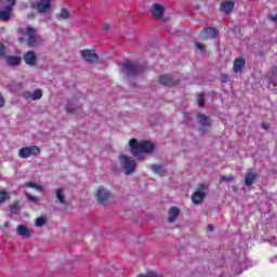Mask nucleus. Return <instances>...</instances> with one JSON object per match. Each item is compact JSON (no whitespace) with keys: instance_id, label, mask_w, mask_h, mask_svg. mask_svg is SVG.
<instances>
[{"instance_id":"obj_1","label":"nucleus","mask_w":277,"mask_h":277,"mask_svg":"<svg viewBox=\"0 0 277 277\" xmlns=\"http://www.w3.org/2000/svg\"><path fill=\"white\" fill-rule=\"evenodd\" d=\"M18 34L22 35L18 38V42H27L28 47L42 44V37L38 35V30L34 27L27 26L26 28H19Z\"/></svg>"},{"instance_id":"obj_2","label":"nucleus","mask_w":277,"mask_h":277,"mask_svg":"<svg viewBox=\"0 0 277 277\" xmlns=\"http://www.w3.org/2000/svg\"><path fill=\"white\" fill-rule=\"evenodd\" d=\"M131 153L137 159H142V155L145 153H153L155 150V145L148 141L137 142L135 138L130 140L129 142Z\"/></svg>"},{"instance_id":"obj_3","label":"nucleus","mask_w":277,"mask_h":277,"mask_svg":"<svg viewBox=\"0 0 277 277\" xmlns=\"http://www.w3.org/2000/svg\"><path fill=\"white\" fill-rule=\"evenodd\" d=\"M119 167L123 170L124 174H133L135 172V168L137 167L136 162L133 158L121 154L118 156Z\"/></svg>"},{"instance_id":"obj_4","label":"nucleus","mask_w":277,"mask_h":277,"mask_svg":"<svg viewBox=\"0 0 277 277\" xmlns=\"http://www.w3.org/2000/svg\"><path fill=\"white\" fill-rule=\"evenodd\" d=\"M123 71L128 75V77H137V75H142L144 72V67L137 65L133 62H124L121 64Z\"/></svg>"},{"instance_id":"obj_5","label":"nucleus","mask_w":277,"mask_h":277,"mask_svg":"<svg viewBox=\"0 0 277 277\" xmlns=\"http://www.w3.org/2000/svg\"><path fill=\"white\" fill-rule=\"evenodd\" d=\"M39 155H40V147L38 146L23 147L18 150V156L22 159H29V157H38Z\"/></svg>"},{"instance_id":"obj_6","label":"nucleus","mask_w":277,"mask_h":277,"mask_svg":"<svg viewBox=\"0 0 277 277\" xmlns=\"http://www.w3.org/2000/svg\"><path fill=\"white\" fill-rule=\"evenodd\" d=\"M207 195V186L199 185L196 192L192 196V200L195 205H201L205 200V196Z\"/></svg>"},{"instance_id":"obj_7","label":"nucleus","mask_w":277,"mask_h":277,"mask_svg":"<svg viewBox=\"0 0 277 277\" xmlns=\"http://www.w3.org/2000/svg\"><path fill=\"white\" fill-rule=\"evenodd\" d=\"M35 9L39 14H49L51 13V0H39L35 3Z\"/></svg>"},{"instance_id":"obj_8","label":"nucleus","mask_w":277,"mask_h":277,"mask_svg":"<svg viewBox=\"0 0 277 277\" xmlns=\"http://www.w3.org/2000/svg\"><path fill=\"white\" fill-rule=\"evenodd\" d=\"M80 55L84 62H89L90 64L98 62V54L94 50H81Z\"/></svg>"},{"instance_id":"obj_9","label":"nucleus","mask_w":277,"mask_h":277,"mask_svg":"<svg viewBox=\"0 0 277 277\" xmlns=\"http://www.w3.org/2000/svg\"><path fill=\"white\" fill-rule=\"evenodd\" d=\"M24 62L27 66H36L38 64V55L34 51H28L24 55Z\"/></svg>"},{"instance_id":"obj_10","label":"nucleus","mask_w":277,"mask_h":277,"mask_svg":"<svg viewBox=\"0 0 277 277\" xmlns=\"http://www.w3.org/2000/svg\"><path fill=\"white\" fill-rule=\"evenodd\" d=\"M23 96L26 101H40V98H42V90L37 89L34 92L26 91Z\"/></svg>"},{"instance_id":"obj_11","label":"nucleus","mask_w":277,"mask_h":277,"mask_svg":"<svg viewBox=\"0 0 277 277\" xmlns=\"http://www.w3.org/2000/svg\"><path fill=\"white\" fill-rule=\"evenodd\" d=\"M96 200L97 202H100V205H103V202H107V200H109V192H107V189H105L104 187L97 188Z\"/></svg>"},{"instance_id":"obj_12","label":"nucleus","mask_w":277,"mask_h":277,"mask_svg":"<svg viewBox=\"0 0 277 277\" xmlns=\"http://www.w3.org/2000/svg\"><path fill=\"white\" fill-rule=\"evenodd\" d=\"M150 12L155 18H161L163 16V12H166V8L159 3H154L151 5Z\"/></svg>"},{"instance_id":"obj_13","label":"nucleus","mask_w":277,"mask_h":277,"mask_svg":"<svg viewBox=\"0 0 277 277\" xmlns=\"http://www.w3.org/2000/svg\"><path fill=\"white\" fill-rule=\"evenodd\" d=\"M256 179H259V173L249 170L246 175H245V185L247 187H250L251 185H253L254 181H256Z\"/></svg>"},{"instance_id":"obj_14","label":"nucleus","mask_w":277,"mask_h":277,"mask_svg":"<svg viewBox=\"0 0 277 277\" xmlns=\"http://www.w3.org/2000/svg\"><path fill=\"white\" fill-rule=\"evenodd\" d=\"M16 235L24 237L25 239L31 237V229L25 225H17Z\"/></svg>"},{"instance_id":"obj_15","label":"nucleus","mask_w":277,"mask_h":277,"mask_svg":"<svg viewBox=\"0 0 277 277\" xmlns=\"http://www.w3.org/2000/svg\"><path fill=\"white\" fill-rule=\"evenodd\" d=\"M12 12H14V8L12 6H4L0 10V19L1 21H10L12 17Z\"/></svg>"},{"instance_id":"obj_16","label":"nucleus","mask_w":277,"mask_h":277,"mask_svg":"<svg viewBox=\"0 0 277 277\" xmlns=\"http://www.w3.org/2000/svg\"><path fill=\"white\" fill-rule=\"evenodd\" d=\"M220 10L224 14H230V12H233V10H235V2L224 1V2L221 3Z\"/></svg>"},{"instance_id":"obj_17","label":"nucleus","mask_w":277,"mask_h":277,"mask_svg":"<svg viewBox=\"0 0 277 277\" xmlns=\"http://www.w3.org/2000/svg\"><path fill=\"white\" fill-rule=\"evenodd\" d=\"M246 67V58L238 57L234 61V72H241Z\"/></svg>"},{"instance_id":"obj_18","label":"nucleus","mask_w":277,"mask_h":277,"mask_svg":"<svg viewBox=\"0 0 277 277\" xmlns=\"http://www.w3.org/2000/svg\"><path fill=\"white\" fill-rule=\"evenodd\" d=\"M159 82L162 85H176L179 83V81L172 79V77H170L169 75H162L159 77Z\"/></svg>"},{"instance_id":"obj_19","label":"nucleus","mask_w":277,"mask_h":277,"mask_svg":"<svg viewBox=\"0 0 277 277\" xmlns=\"http://www.w3.org/2000/svg\"><path fill=\"white\" fill-rule=\"evenodd\" d=\"M181 213V210L176 207H172L170 210H169V217H168V222H170L172 224V222H175L176 221V217H179Z\"/></svg>"},{"instance_id":"obj_20","label":"nucleus","mask_w":277,"mask_h":277,"mask_svg":"<svg viewBox=\"0 0 277 277\" xmlns=\"http://www.w3.org/2000/svg\"><path fill=\"white\" fill-rule=\"evenodd\" d=\"M56 18L58 21H68V18H70V11L66 8H62L60 13L56 14Z\"/></svg>"},{"instance_id":"obj_21","label":"nucleus","mask_w":277,"mask_h":277,"mask_svg":"<svg viewBox=\"0 0 277 277\" xmlns=\"http://www.w3.org/2000/svg\"><path fill=\"white\" fill-rule=\"evenodd\" d=\"M22 60L19 56H6L8 66H19Z\"/></svg>"},{"instance_id":"obj_22","label":"nucleus","mask_w":277,"mask_h":277,"mask_svg":"<svg viewBox=\"0 0 277 277\" xmlns=\"http://www.w3.org/2000/svg\"><path fill=\"white\" fill-rule=\"evenodd\" d=\"M151 170L154 174H159V176H163L166 174V169L159 164H153Z\"/></svg>"},{"instance_id":"obj_23","label":"nucleus","mask_w":277,"mask_h":277,"mask_svg":"<svg viewBox=\"0 0 277 277\" xmlns=\"http://www.w3.org/2000/svg\"><path fill=\"white\" fill-rule=\"evenodd\" d=\"M56 198L61 205L66 202V195H64V188L56 189Z\"/></svg>"},{"instance_id":"obj_24","label":"nucleus","mask_w":277,"mask_h":277,"mask_svg":"<svg viewBox=\"0 0 277 277\" xmlns=\"http://www.w3.org/2000/svg\"><path fill=\"white\" fill-rule=\"evenodd\" d=\"M10 212L13 215H18L21 213V206L18 205V201H15L11 207H10Z\"/></svg>"},{"instance_id":"obj_25","label":"nucleus","mask_w":277,"mask_h":277,"mask_svg":"<svg viewBox=\"0 0 277 277\" xmlns=\"http://www.w3.org/2000/svg\"><path fill=\"white\" fill-rule=\"evenodd\" d=\"M45 224H47V216H40L35 222V226H37V228H40V227L44 226Z\"/></svg>"},{"instance_id":"obj_26","label":"nucleus","mask_w":277,"mask_h":277,"mask_svg":"<svg viewBox=\"0 0 277 277\" xmlns=\"http://www.w3.org/2000/svg\"><path fill=\"white\" fill-rule=\"evenodd\" d=\"M197 120L199 123H201L203 127H207V124H209V119L207 118V116L199 114L197 116Z\"/></svg>"},{"instance_id":"obj_27","label":"nucleus","mask_w":277,"mask_h":277,"mask_svg":"<svg viewBox=\"0 0 277 277\" xmlns=\"http://www.w3.org/2000/svg\"><path fill=\"white\" fill-rule=\"evenodd\" d=\"M24 186L30 187V188H32V189H37V192H42V189H43L41 185H38V184L35 183V182H28V183H26Z\"/></svg>"},{"instance_id":"obj_28","label":"nucleus","mask_w":277,"mask_h":277,"mask_svg":"<svg viewBox=\"0 0 277 277\" xmlns=\"http://www.w3.org/2000/svg\"><path fill=\"white\" fill-rule=\"evenodd\" d=\"M209 36L210 38L215 39L217 36H220V30L215 27H209Z\"/></svg>"},{"instance_id":"obj_29","label":"nucleus","mask_w":277,"mask_h":277,"mask_svg":"<svg viewBox=\"0 0 277 277\" xmlns=\"http://www.w3.org/2000/svg\"><path fill=\"white\" fill-rule=\"evenodd\" d=\"M10 194H8L5 190H0V205L2 202H5V200H9Z\"/></svg>"},{"instance_id":"obj_30","label":"nucleus","mask_w":277,"mask_h":277,"mask_svg":"<svg viewBox=\"0 0 277 277\" xmlns=\"http://www.w3.org/2000/svg\"><path fill=\"white\" fill-rule=\"evenodd\" d=\"M1 3L8 8H14V5H16V0H2Z\"/></svg>"},{"instance_id":"obj_31","label":"nucleus","mask_w":277,"mask_h":277,"mask_svg":"<svg viewBox=\"0 0 277 277\" xmlns=\"http://www.w3.org/2000/svg\"><path fill=\"white\" fill-rule=\"evenodd\" d=\"M102 29L103 31L107 32V31H111V29H114V24L111 23H104L102 25Z\"/></svg>"},{"instance_id":"obj_32","label":"nucleus","mask_w":277,"mask_h":277,"mask_svg":"<svg viewBox=\"0 0 277 277\" xmlns=\"http://www.w3.org/2000/svg\"><path fill=\"white\" fill-rule=\"evenodd\" d=\"M197 103H198L199 107H202V105H205V94L203 93H198Z\"/></svg>"},{"instance_id":"obj_33","label":"nucleus","mask_w":277,"mask_h":277,"mask_svg":"<svg viewBox=\"0 0 277 277\" xmlns=\"http://www.w3.org/2000/svg\"><path fill=\"white\" fill-rule=\"evenodd\" d=\"M200 37H201L203 40H208V39H209V28H205V29L201 31Z\"/></svg>"},{"instance_id":"obj_34","label":"nucleus","mask_w":277,"mask_h":277,"mask_svg":"<svg viewBox=\"0 0 277 277\" xmlns=\"http://www.w3.org/2000/svg\"><path fill=\"white\" fill-rule=\"evenodd\" d=\"M221 181H227V182L235 181V175H233V174L222 175Z\"/></svg>"},{"instance_id":"obj_35","label":"nucleus","mask_w":277,"mask_h":277,"mask_svg":"<svg viewBox=\"0 0 277 277\" xmlns=\"http://www.w3.org/2000/svg\"><path fill=\"white\" fill-rule=\"evenodd\" d=\"M195 47L197 49V51H200L201 53H203V51H206L207 47H205V44L202 43H195Z\"/></svg>"},{"instance_id":"obj_36","label":"nucleus","mask_w":277,"mask_h":277,"mask_svg":"<svg viewBox=\"0 0 277 277\" xmlns=\"http://www.w3.org/2000/svg\"><path fill=\"white\" fill-rule=\"evenodd\" d=\"M26 197L30 202H38V197L31 196L29 193H26Z\"/></svg>"},{"instance_id":"obj_37","label":"nucleus","mask_w":277,"mask_h":277,"mask_svg":"<svg viewBox=\"0 0 277 277\" xmlns=\"http://www.w3.org/2000/svg\"><path fill=\"white\" fill-rule=\"evenodd\" d=\"M3 55H5V45L0 43V57H3Z\"/></svg>"},{"instance_id":"obj_38","label":"nucleus","mask_w":277,"mask_h":277,"mask_svg":"<svg viewBox=\"0 0 277 277\" xmlns=\"http://www.w3.org/2000/svg\"><path fill=\"white\" fill-rule=\"evenodd\" d=\"M67 111L69 113V114H75V108L72 107V104H67Z\"/></svg>"},{"instance_id":"obj_39","label":"nucleus","mask_w":277,"mask_h":277,"mask_svg":"<svg viewBox=\"0 0 277 277\" xmlns=\"http://www.w3.org/2000/svg\"><path fill=\"white\" fill-rule=\"evenodd\" d=\"M5 106V98H3V95L0 93V109L1 107Z\"/></svg>"},{"instance_id":"obj_40","label":"nucleus","mask_w":277,"mask_h":277,"mask_svg":"<svg viewBox=\"0 0 277 277\" xmlns=\"http://www.w3.org/2000/svg\"><path fill=\"white\" fill-rule=\"evenodd\" d=\"M221 81H222V83H226L228 81V76L225 75V74H222L221 75Z\"/></svg>"},{"instance_id":"obj_41","label":"nucleus","mask_w":277,"mask_h":277,"mask_svg":"<svg viewBox=\"0 0 277 277\" xmlns=\"http://www.w3.org/2000/svg\"><path fill=\"white\" fill-rule=\"evenodd\" d=\"M269 19H271L273 23H277V14H276V15H271V16H269Z\"/></svg>"},{"instance_id":"obj_42","label":"nucleus","mask_w":277,"mask_h":277,"mask_svg":"<svg viewBox=\"0 0 277 277\" xmlns=\"http://www.w3.org/2000/svg\"><path fill=\"white\" fill-rule=\"evenodd\" d=\"M263 129H269V124H262Z\"/></svg>"},{"instance_id":"obj_43","label":"nucleus","mask_w":277,"mask_h":277,"mask_svg":"<svg viewBox=\"0 0 277 277\" xmlns=\"http://www.w3.org/2000/svg\"><path fill=\"white\" fill-rule=\"evenodd\" d=\"M8 226H10V222L6 221V222L4 223V227L8 228Z\"/></svg>"},{"instance_id":"obj_44","label":"nucleus","mask_w":277,"mask_h":277,"mask_svg":"<svg viewBox=\"0 0 277 277\" xmlns=\"http://www.w3.org/2000/svg\"><path fill=\"white\" fill-rule=\"evenodd\" d=\"M209 230L211 232V230H213V225H209Z\"/></svg>"},{"instance_id":"obj_45","label":"nucleus","mask_w":277,"mask_h":277,"mask_svg":"<svg viewBox=\"0 0 277 277\" xmlns=\"http://www.w3.org/2000/svg\"><path fill=\"white\" fill-rule=\"evenodd\" d=\"M2 2V0H0V3Z\"/></svg>"}]
</instances>
